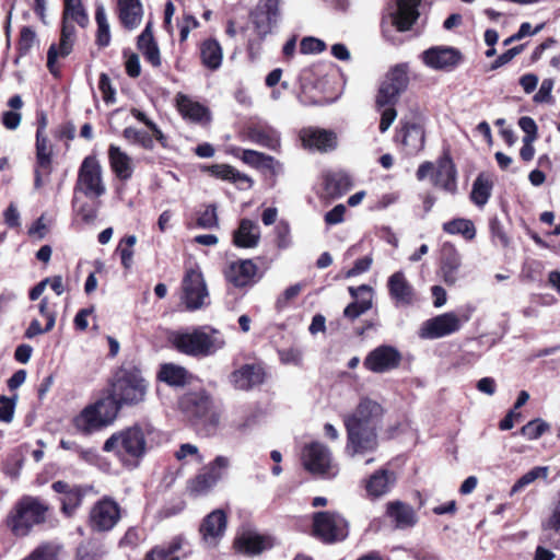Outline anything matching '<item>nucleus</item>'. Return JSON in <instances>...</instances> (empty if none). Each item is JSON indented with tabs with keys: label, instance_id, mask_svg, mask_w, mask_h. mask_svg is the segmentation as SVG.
Listing matches in <instances>:
<instances>
[{
	"label": "nucleus",
	"instance_id": "ddd939ff",
	"mask_svg": "<svg viewBox=\"0 0 560 560\" xmlns=\"http://www.w3.org/2000/svg\"><path fill=\"white\" fill-rule=\"evenodd\" d=\"M74 190L90 199H98L105 194L101 165L94 155H89L83 160L78 172Z\"/></svg>",
	"mask_w": 560,
	"mask_h": 560
},
{
	"label": "nucleus",
	"instance_id": "052dcab7",
	"mask_svg": "<svg viewBox=\"0 0 560 560\" xmlns=\"http://www.w3.org/2000/svg\"><path fill=\"white\" fill-rule=\"evenodd\" d=\"M16 397L0 396V421L10 423L13 420Z\"/></svg>",
	"mask_w": 560,
	"mask_h": 560
},
{
	"label": "nucleus",
	"instance_id": "5701e85b",
	"mask_svg": "<svg viewBox=\"0 0 560 560\" xmlns=\"http://www.w3.org/2000/svg\"><path fill=\"white\" fill-rule=\"evenodd\" d=\"M266 375L261 363H246L231 373L230 381L236 389L248 392L262 385Z\"/></svg>",
	"mask_w": 560,
	"mask_h": 560
},
{
	"label": "nucleus",
	"instance_id": "f3484780",
	"mask_svg": "<svg viewBox=\"0 0 560 560\" xmlns=\"http://www.w3.org/2000/svg\"><path fill=\"white\" fill-rule=\"evenodd\" d=\"M183 301L186 308L196 311L205 305V299L208 298V289L202 272L198 269H187L183 281Z\"/></svg>",
	"mask_w": 560,
	"mask_h": 560
},
{
	"label": "nucleus",
	"instance_id": "0eeeda50",
	"mask_svg": "<svg viewBox=\"0 0 560 560\" xmlns=\"http://www.w3.org/2000/svg\"><path fill=\"white\" fill-rule=\"evenodd\" d=\"M428 176H430L434 187L452 195L457 192V168L450 149L443 150L435 164L425 161L418 166L416 172L417 179L421 182Z\"/></svg>",
	"mask_w": 560,
	"mask_h": 560
},
{
	"label": "nucleus",
	"instance_id": "7ed1b4c3",
	"mask_svg": "<svg viewBox=\"0 0 560 560\" xmlns=\"http://www.w3.org/2000/svg\"><path fill=\"white\" fill-rule=\"evenodd\" d=\"M178 409L197 434L210 438L218 433L222 410L206 388L184 393L178 399Z\"/></svg>",
	"mask_w": 560,
	"mask_h": 560
},
{
	"label": "nucleus",
	"instance_id": "09e8293b",
	"mask_svg": "<svg viewBox=\"0 0 560 560\" xmlns=\"http://www.w3.org/2000/svg\"><path fill=\"white\" fill-rule=\"evenodd\" d=\"M548 474L549 468L547 466H536L532 468L515 481V483L512 486L510 490L509 495H515L516 493L521 492L525 487L529 486L539 478L546 479L548 477Z\"/></svg>",
	"mask_w": 560,
	"mask_h": 560
},
{
	"label": "nucleus",
	"instance_id": "a211bd4d",
	"mask_svg": "<svg viewBox=\"0 0 560 560\" xmlns=\"http://www.w3.org/2000/svg\"><path fill=\"white\" fill-rule=\"evenodd\" d=\"M468 320L465 316L460 318L454 312H447L425 320L420 329V337L424 339H439L457 332L463 323Z\"/></svg>",
	"mask_w": 560,
	"mask_h": 560
},
{
	"label": "nucleus",
	"instance_id": "13d9d810",
	"mask_svg": "<svg viewBox=\"0 0 560 560\" xmlns=\"http://www.w3.org/2000/svg\"><path fill=\"white\" fill-rule=\"evenodd\" d=\"M97 490H95L93 485H81L72 487V512L79 508L83 499L89 495H96Z\"/></svg>",
	"mask_w": 560,
	"mask_h": 560
},
{
	"label": "nucleus",
	"instance_id": "603ef678",
	"mask_svg": "<svg viewBox=\"0 0 560 560\" xmlns=\"http://www.w3.org/2000/svg\"><path fill=\"white\" fill-rule=\"evenodd\" d=\"M373 306L372 296L369 295L368 299H361L360 301H353L349 303L343 310V317L350 322L355 320L362 314L370 311Z\"/></svg>",
	"mask_w": 560,
	"mask_h": 560
},
{
	"label": "nucleus",
	"instance_id": "0e129e2a",
	"mask_svg": "<svg viewBox=\"0 0 560 560\" xmlns=\"http://www.w3.org/2000/svg\"><path fill=\"white\" fill-rule=\"evenodd\" d=\"M373 262V258L371 255L363 256L361 258H358L353 266L346 271L345 277L346 278H353L361 273H364L370 270Z\"/></svg>",
	"mask_w": 560,
	"mask_h": 560
},
{
	"label": "nucleus",
	"instance_id": "6ab92c4d",
	"mask_svg": "<svg viewBox=\"0 0 560 560\" xmlns=\"http://www.w3.org/2000/svg\"><path fill=\"white\" fill-rule=\"evenodd\" d=\"M401 360V353L397 348L381 345L368 353L363 360V366L370 372L382 374L397 369Z\"/></svg>",
	"mask_w": 560,
	"mask_h": 560
},
{
	"label": "nucleus",
	"instance_id": "dca6fc26",
	"mask_svg": "<svg viewBox=\"0 0 560 560\" xmlns=\"http://www.w3.org/2000/svg\"><path fill=\"white\" fill-rule=\"evenodd\" d=\"M422 62L436 71H453L464 61V55L452 46H432L421 54Z\"/></svg>",
	"mask_w": 560,
	"mask_h": 560
},
{
	"label": "nucleus",
	"instance_id": "c756f323",
	"mask_svg": "<svg viewBox=\"0 0 560 560\" xmlns=\"http://www.w3.org/2000/svg\"><path fill=\"white\" fill-rule=\"evenodd\" d=\"M137 48L152 68L161 67V52L153 35V22L151 20L148 21L144 30L137 37Z\"/></svg>",
	"mask_w": 560,
	"mask_h": 560
},
{
	"label": "nucleus",
	"instance_id": "bf43d9fd",
	"mask_svg": "<svg viewBox=\"0 0 560 560\" xmlns=\"http://www.w3.org/2000/svg\"><path fill=\"white\" fill-rule=\"evenodd\" d=\"M98 89L102 93L103 101L106 104L115 102L116 90L113 88L109 77L104 72L100 74Z\"/></svg>",
	"mask_w": 560,
	"mask_h": 560
},
{
	"label": "nucleus",
	"instance_id": "39448f33",
	"mask_svg": "<svg viewBox=\"0 0 560 560\" xmlns=\"http://www.w3.org/2000/svg\"><path fill=\"white\" fill-rule=\"evenodd\" d=\"M48 510L38 498L24 495L8 515L7 524L15 536H27L34 526L45 523Z\"/></svg>",
	"mask_w": 560,
	"mask_h": 560
},
{
	"label": "nucleus",
	"instance_id": "c85d7f7f",
	"mask_svg": "<svg viewBox=\"0 0 560 560\" xmlns=\"http://www.w3.org/2000/svg\"><path fill=\"white\" fill-rule=\"evenodd\" d=\"M385 515L394 523L395 528L406 529L416 526L418 515L415 509L400 500L386 503Z\"/></svg>",
	"mask_w": 560,
	"mask_h": 560
},
{
	"label": "nucleus",
	"instance_id": "aec40b11",
	"mask_svg": "<svg viewBox=\"0 0 560 560\" xmlns=\"http://www.w3.org/2000/svg\"><path fill=\"white\" fill-rule=\"evenodd\" d=\"M386 287L390 300L397 307L413 305L418 300L413 285L401 270L395 271L388 277Z\"/></svg>",
	"mask_w": 560,
	"mask_h": 560
},
{
	"label": "nucleus",
	"instance_id": "6e6552de",
	"mask_svg": "<svg viewBox=\"0 0 560 560\" xmlns=\"http://www.w3.org/2000/svg\"><path fill=\"white\" fill-rule=\"evenodd\" d=\"M230 466L229 457L215 456L211 462L203 465L196 475L187 479L186 493L194 499L208 495L225 478Z\"/></svg>",
	"mask_w": 560,
	"mask_h": 560
},
{
	"label": "nucleus",
	"instance_id": "58836bf2",
	"mask_svg": "<svg viewBox=\"0 0 560 560\" xmlns=\"http://www.w3.org/2000/svg\"><path fill=\"white\" fill-rule=\"evenodd\" d=\"M267 548L265 537L252 532H243L233 540V549L245 556H256Z\"/></svg>",
	"mask_w": 560,
	"mask_h": 560
},
{
	"label": "nucleus",
	"instance_id": "4be33fe9",
	"mask_svg": "<svg viewBox=\"0 0 560 560\" xmlns=\"http://www.w3.org/2000/svg\"><path fill=\"white\" fill-rule=\"evenodd\" d=\"M257 272L258 267L252 259H238L229 262L223 275L234 288L243 289L256 283Z\"/></svg>",
	"mask_w": 560,
	"mask_h": 560
},
{
	"label": "nucleus",
	"instance_id": "f8f14e48",
	"mask_svg": "<svg viewBox=\"0 0 560 560\" xmlns=\"http://www.w3.org/2000/svg\"><path fill=\"white\" fill-rule=\"evenodd\" d=\"M409 84L408 68L406 65H396L386 74L385 80L378 88L375 97V107L381 110L387 105H396L400 95Z\"/></svg>",
	"mask_w": 560,
	"mask_h": 560
},
{
	"label": "nucleus",
	"instance_id": "f704fd0d",
	"mask_svg": "<svg viewBox=\"0 0 560 560\" xmlns=\"http://www.w3.org/2000/svg\"><path fill=\"white\" fill-rule=\"evenodd\" d=\"M228 518L222 510H214L201 522L199 532L205 541L221 538L226 529Z\"/></svg>",
	"mask_w": 560,
	"mask_h": 560
},
{
	"label": "nucleus",
	"instance_id": "37998d69",
	"mask_svg": "<svg viewBox=\"0 0 560 560\" xmlns=\"http://www.w3.org/2000/svg\"><path fill=\"white\" fill-rule=\"evenodd\" d=\"M494 183L492 176L481 172L478 174L472 184L470 191V200L478 207H483L491 197Z\"/></svg>",
	"mask_w": 560,
	"mask_h": 560
},
{
	"label": "nucleus",
	"instance_id": "393cba45",
	"mask_svg": "<svg viewBox=\"0 0 560 560\" xmlns=\"http://www.w3.org/2000/svg\"><path fill=\"white\" fill-rule=\"evenodd\" d=\"M302 462L304 468L314 475H324L330 467L328 448L318 442H312L303 448Z\"/></svg>",
	"mask_w": 560,
	"mask_h": 560
},
{
	"label": "nucleus",
	"instance_id": "7c9ffc66",
	"mask_svg": "<svg viewBox=\"0 0 560 560\" xmlns=\"http://www.w3.org/2000/svg\"><path fill=\"white\" fill-rule=\"evenodd\" d=\"M460 265V255L456 246L451 242L443 243L440 256V270L447 285H452L456 282Z\"/></svg>",
	"mask_w": 560,
	"mask_h": 560
},
{
	"label": "nucleus",
	"instance_id": "e2e57ef3",
	"mask_svg": "<svg viewBox=\"0 0 560 560\" xmlns=\"http://www.w3.org/2000/svg\"><path fill=\"white\" fill-rule=\"evenodd\" d=\"M518 126L525 132L523 140L535 141L538 138V127L532 117L522 116L518 119Z\"/></svg>",
	"mask_w": 560,
	"mask_h": 560
},
{
	"label": "nucleus",
	"instance_id": "ea45409f",
	"mask_svg": "<svg viewBox=\"0 0 560 560\" xmlns=\"http://www.w3.org/2000/svg\"><path fill=\"white\" fill-rule=\"evenodd\" d=\"M177 109L185 119L192 122L209 120V109L199 102L192 101L189 96L179 93L176 96Z\"/></svg>",
	"mask_w": 560,
	"mask_h": 560
},
{
	"label": "nucleus",
	"instance_id": "20e7f679",
	"mask_svg": "<svg viewBox=\"0 0 560 560\" xmlns=\"http://www.w3.org/2000/svg\"><path fill=\"white\" fill-rule=\"evenodd\" d=\"M103 451L113 453L125 468H138L148 453L144 428L135 423L113 433L105 441Z\"/></svg>",
	"mask_w": 560,
	"mask_h": 560
},
{
	"label": "nucleus",
	"instance_id": "b1692460",
	"mask_svg": "<svg viewBox=\"0 0 560 560\" xmlns=\"http://www.w3.org/2000/svg\"><path fill=\"white\" fill-rule=\"evenodd\" d=\"M70 16V0H63V22L61 38L59 45L52 44L47 52V68L54 77L60 75V66L58 63L59 58H65L69 55L70 49L68 45L69 31H68V19Z\"/></svg>",
	"mask_w": 560,
	"mask_h": 560
},
{
	"label": "nucleus",
	"instance_id": "a18cd8bd",
	"mask_svg": "<svg viewBox=\"0 0 560 560\" xmlns=\"http://www.w3.org/2000/svg\"><path fill=\"white\" fill-rule=\"evenodd\" d=\"M207 171L211 176L222 180L231 183H246L248 188L254 184V180L248 175L241 173L229 164H213L208 166Z\"/></svg>",
	"mask_w": 560,
	"mask_h": 560
},
{
	"label": "nucleus",
	"instance_id": "69168bd1",
	"mask_svg": "<svg viewBox=\"0 0 560 560\" xmlns=\"http://www.w3.org/2000/svg\"><path fill=\"white\" fill-rule=\"evenodd\" d=\"M326 44L315 37H305L300 43V50L302 54H319L324 51Z\"/></svg>",
	"mask_w": 560,
	"mask_h": 560
},
{
	"label": "nucleus",
	"instance_id": "bb28decb",
	"mask_svg": "<svg viewBox=\"0 0 560 560\" xmlns=\"http://www.w3.org/2000/svg\"><path fill=\"white\" fill-rule=\"evenodd\" d=\"M115 13L121 27L132 31L141 24L143 5L141 0H116Z\"/></svg>",
	"mask_w": 560,
	"mask_h": 560
},
{
	"label": "nucleus",
	"instance_id": "a878e982",
	"mask_svg": "<svg viewBox=\"0 0 560 560\" xmlns=\"http://www.w3.org/2000/svg\"><path fill=\"white\" fill-rule=\"evenodd\" d=\"M396 140L400 142L407 155H416L424 149V128L416 122H406L397 132Z\"/></svg>",
	"mask_w": 560,
	"mask_h": 560
},
{
	"label": "nucleus",
	"instance_id": "5fc2aeb1",
	"mask_svg": "<svg viewBox=\"0 0 560 560\" xmlns=\"http://www.w3.org/2000/svg\"><path fill=\"white\" fill-rule=\"evenodd\" d=\"M37 43V36L30 26H23L18 43L19 57L27 55Z\"/></svg>",
	"mask_w": 560,
	"mask_h": 560
},
{
	"label": "nucleus",
	"instance_id": "680f3d73",
	"mask_svg": "<svg viewBox=\"0 0 560 560\" xmlns=\"http://www.w3.org/2000/svg\"><path fill=\"white\" fill-rule=\"evenodd\" d=\"M525 46L526 44H521L508 49L491 63L490 69L497 70L509 63L515 56L520 55L525 49Z\"/></svg>",
	"mask_w": 560,
	"mask_h": 560
},
{
	"label": "nucleus",
	"instance_id": "f03ea898",
	"mask_svg": "<svg viewBox=\"0 0 560 560\" xmlns=\"http://www.w3.org/2000/svg\"><path fill=\"white\" fill-rule=\"evenodd\" d=\"M150 383L135 361H125L114 373L109 383L108 405L118 413L124 408H133L143 404Z\"/></svg>",
	"mask_w": 560,
	"mask_h": 560
},
{
	"label": "nucleus",
	"instance_id": "a19ab883",
	"mask_svg": "<svg viewBox=\"0 0 560 560\" xmlns=\"http://www.w3.org/2000/svg\"><path fill=\"white\" fill-rule=\"evenodd\" d=\"M231 154L234 158L241 159L245 164L258 170H273L275 159L271 155L265 154L250 149H242L238 147L231 149Z\"/></svg>",
	"mask_w": 560,
	"mask_h": 560
},
{
	"label": "nucleus",
	"instance_id": "c03bdc74",
	"mask_svg": "<svg viewBox=\"0 0 560 560\" xmlns=\"http://www.w3.org/2000/svg\"><path fill=\"white\" fill-rule=\"evenodd\" d=\"M442 230L448 235H460L466 242H472L477 234L475 223L466 218H453L442 224Z\"/></svg>",
	"mask_w": 560,
	"mask_h": 560
},
{
	"label": "nucleus",
	"instance_id": "8fccbe9b",
	"mask_svg": "<svg viewBox=\"0 0 560 560\" xmlns=\"http://www.w3.org/2000/svg\"><path fill=\"white\" fill-rule=\"evenodd\" d=\"M137 243L136 235H126L124 236L115 250L116 254L120 257L121 266L126 271H129L133 264V246Z\"/></svg>",
	"mask_w": 560,
	"mask_h": 560
},
{
	"label": "nucleus",
	"instance_id": "473e14b6",
	"mask_svg": "<svg viewBox=\"0 0 560 560\" xmlns=\"http://www.w3.org/2000/svg\"><path fill=\"white\" fill-rule=\"evenodd\" d=\"M396 482V475L394 471L381 468L375 470L365 480V491L369 498L377 499L386 494Z\"/></svg>",
	"mask_w": 560,
	"mask_h": 560
},
{
	"label": "nucleus",
	"instance_id": "4c0bfd02",
	"mask_svg": "<svg viewBox=\"0 0 560 560\" xmlns=\"http://www.w3.org/2000/svg\"><path fill=\"white\" fill-rule=\"evenodd\" d=\"M260 240L258 225L250 219H242L233 232V244L238 248L256 247Z\"/></svg>",
	"mask_w": 560,
	"mask_h": 560
},
{
	"label": "nucleus",
	"instance_id": "338daca9",
	"mask_svg": "<svg viewBox=\"0 0 560 560\" xmlns=\"http://www.w3.org/2000/svg\"><path fill=\"white\" fill-rule=\"evenodd\" d=\"M489 230L492 238H497L500 244L506 247L510 243V238L506 235L504 228L498 218H492L489 221Z\"/></svg>",
	"mask_w": 560,
	"mask_h": 560
},
{
	"label": "nucleus",
	"instance_id": "412c9836",
	"mask_svg": "<svg viewBox=\"0 0 560 560\" xmlns=\"http://www.w3.org/2000/svg\"><path fill=\"white\" fill-rule=\"evenodd\" d=\"M300 139L303 148L322 153L334 151L338 145L335 131L318 127L303 128L300 131Z\"/></svg>",
	"mask_w": 560,
	"mask_h": 560
},
{
	"label": "nucleus",
	"instance_id": "423d86ee",
	"mask_svg": "<svg viewBox=\"0 0 560 560\" xmlns=\"http://www.w3.org/2000/svg\"><path fill=\"white\" fill-rule=\"evenodd\" d=\"M168 340L177 352L192 358L211 355L224 345L223 340L218 341L210 334L206 332L203 327L173 331Z\"/></svg>",
	"mask_w": 560,
	"mask_h": 560
},
{
	"label": "nucleus",
	"instance_id": "e433bc0d",
	"mask_svg": "<svg viewBox=\"0 0 560 560\" xmlns=\"http://www.w3.org/2000/svg\"><path fill=\"white\" fill-rule=\"evenodd\" d=\"M156 378L160 382L167 384L173 387H183L185 385L190 384L192 375L189 371L174 363H164L161 364Z\"/></svg>",
	"mask_w": 560,
	"mask_h": 560
},
{
	"label": "nucleus",
	"instance_id": "72a5a7b5",
	"mask_svg": "<svg viewBox=\"0 0 560 560\" xmlns=\"http://www.w3.org/2000/svg\"><path fill=\"white\" fill-rule=\"evenodd\" d=\"M243 136L247 140L268 149H276V147L279 145L277 132L271 127L259 122L245 125Z\"/></svg>",
	"mask_w": 560,
	"mask_h": 560
},
{
	"label": "nucleus",
	"instance_id": "4468645a",
	"mask_svg": "<svg viewBox=\"0 0 560 560\" xmlns=\"http://www.w3.org/2000/svg\"><path fill=\"white\" fill-rule=\"evenodd\" d=\"M421 0H395L388 3L383 21L388 19L397 32L410 31L420 16Z\"/></svg>",
	"mask_w": 560,
	"mask_h": 560
},
{
	"label": "nucleus",
	"instance_id": "774afa93",
	"mask_svg": "<svg viewBox=\"0 0 560 560\" xmlns=\"http://www.w3.org/2000/svg\"><path fill=\"white\" fill-rule=\"evenodd\" d=\"M545 529H551L556 533H560V489L558 492L557 501L552 510L551 515L544 523Z\"/></svg>",
	"mask_w": 560,
	"mask_h": 560
},
{
	"label": "nucleus",
	"instance_id": "9d476101",
	"mask_svg": "<svg viewBox=\"0 0 560 560\" xmlns=\"http://www.w3.org/2000/svg\"><path fill=\"white\" fill-rule=\"evenodd\" d=\"M121 517L122 509L119 503L109 495H103L90 509L86 523L93 533H108Z\"/></svg>",
	"mask_w": 560,
	"mask_h": 560
},
{
	"label": "nucleus",
	"instance_id": "2eb2a0df",
	"mask_svg": "<svg viewBox=\"0 0 560 560\" xmlns=\"http://www.w3.org/2000/svg\"><path fill=\"white\" fill-rule=\"evenodd\" d=\"M280 18V0H259L249 12V19L260 40H265L268 34L277 25Z\"/></svg>",
	"mask_w": 560,
	"mask_h": 560
},
{
	"label": "nucleus",
	"instance_id": "cd10ccee",
	"mask_svg": "<svg viewBox=\"0 0 560 560\" xmlns=\"http://www.w3.org/2000/svg\"><path fill=\"white\" fill-rule=\"evenodd\" d=\"M36 165H35V180L34 186L36 189L40 188L44 184L43 177L48 176L51 172V156L52 149L46 136L36 135Z\"/></svg>",
	"mask_w": 560,
	"mask_h": 560
},
{
	"label": "nucleus",
	"instance_id": "f257e3e1",
	"mask_svg": "<svg viewBox=\"0 0 560 560\" xmlns=\"http://www.w3.org/2000/svg\"><path fill=\"white\" fill-rule=\"evenodd\" d=\"M384 409L377 401L361 398L354 410L343 416L347 433L346 452L350 456L373 453L378 447V429Z\"/></svg>",
	"mask_w": 560,
	"mask_h": 560
},
{
	"label": "nucleus",
	"instance_id": "c9c22d12",
	"mask_svg": "<svg viewBox=\"0 0 560 560\" xmlns=\"http://www.w3.org/2000/svg\"><path fill=\"white\" fill-rule=\"evenodd\" d=\"M108 161L112 172L121 180L127 182L132 177L133 166L131 158L115 144L108 148Z\"/></svg>",
	"mask_w": 560,
	"mask_h": 560
},
{
	"label": "nucleus",
	"instance_id": "9b49d317",
	"mask_svg": "<svg viewBox=\"0 0 560 560\" xmlns=\"http://www.w3.org/2000/svg\"><path fill=\"white\" fill-rule=\"evenodd\" d=\"M104 397L93 405L85 407L79 416L73 419L78 431L90 434L110 424L117 417V412Z\"/></svg>",
	"mask_w": 560,
	"mask_h": 560
},
{
	"label": "nucleus",
	"instance_id": "4d7b16f0",
	"mask_svg": "<svg viewBox=\"0 0 560 560\" xmlns=\"http://www.w3.org/2000/svg\"><path fill=\"white\" fill-rule=\"evenodd\" d=\"M125 58V71L129 78L136 79L141 74L139 56L127 49L122 51Z\"/></svg>",
	"mask_w": 560,
	"mask_h": 560
},
{
	"label": "nucleus",
	"instance_id": "79ce46f5",
	"mask_svg": "<svg viewBox=\"0 0 560 560\" xmlns=\"http://www.w3.org/2000/svg\"><path fill=\"white\" fill-rule=\"evenodd\" d=\"M201 63L209 70L215 71L222 65L223 51L215 38H208L200 45Z\"/></svg>",
	"mask_w": 560,
	"mask_h": 560
},
{
	"label": "nucleus",
	"instance_id": "49530a36",
	"mask_svg": "<svg viewBox=\"0 0 560 560\" xmlns=\"http://www.w3.org/2000/svg\"><path fill=\"white\" fill-rule=\"evenodd\" d=\"M103 555V545L101 540L94 535H91L79 542L75 549L77 560H101Z\"/></svg>",
	"mask_w": 560,
	"mask_h": 560
},
{
	"label": "nucleus",
	"instance_id": "1a4fd4ad",
	"mask_svg": "<svg viewBox=\"0 0 560 560\" xmlns=\"http://www.w3.org/2000/svg\"><path fill=\"white\" fill-rule=\"evenodd\" d=\"M311 535L325 545L341 542L349 536V522L337 511L314 512Z\"/></svg>",
	"mask_w": 560,
	"mask_h": 560
},
{
	"label": "nucleus",
	"instance_id": "6e6d98bb",
	"mask_svg": "<svg viewBox=\"0 0 560 560\" xmlns=\"http://www.w3.org/2000/svg\"><path fill=\"white\" fill-rule=\"evenodd\" d=\"M198 228L201 229H213L219 226V218L217 214V206L211 203L207 206L205 211H202L196 221Z\"/></svg>",
	"mask_w": 560,
	"mask_h": 560
},
{
	"label": "nucleus",
	"instance_id": "864d4df0",
	"mask_svg": "<svg viewBox=\"0 0 560 560\" xmlns=\"http://www.w3.org/2000/svg\"><path fill=\"white\" fill-rule=\"evenodd\" d=\"M550 430V425L540 418L534 419L522 427L520 433L528 440H537Z\"/></svg>",
	"mask_w": 560,
	"mask_h": 560
},
{
	"label": "nucleus",
	"instance_id": "3c124183",
	"mask_svg": "<svg viewBox=\"0 0 560 560\" xmlns=\"http://www.w3.org/2000/svg\"><path fill=\"white\" fill-rule=\"evenodd\" d=\"M122 137L130 143L139 144L145 150L154 148L152 136L144 130H139L135 127H126L122 131Z\"/></svg>",
	"mask_w": 560,
	"mask_h": 560
},
{
	"label": "nucleus",
	"instance_id": "2f4dec72",
	"mask_svg": "<svg viewBox=\"0 0 560 560\" xmlns=\"http://www.w3.org/2000/svg\"><path fill=\"white\" fill-rule=\"evenodd\" d=\"M352 185V178L346 172H328L323 176L324 197L330 200L338 199L347 194Z\"/></svg>",
	"mask_w": 560,
	"mask_h": 560
},
{
	"label": "nucleus",
	"instance_id": "de8ad7c7",
	"mask_svg": "<svg viewBox=\"0 0 560 560\" xmlns=\"http://www.w3.org/2000/svg\"><path fill=\"white\" fill-rule=\"evenodd\" d=\"M95 22L97 25L95 33V44L100 48H105L110 44V28L103 4H97L95 9Z\"/></svg>",
	"mask_w": 560,
	"mask_h": 560
}]
</instances>
